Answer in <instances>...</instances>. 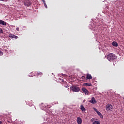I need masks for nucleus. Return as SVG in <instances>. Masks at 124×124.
Wrapping results in <instances>:
<instances>
[{
	"label": "nucleus",
	"mask_w": 124,
	"mask_h": 124,
	"mask_svg": "<svg viewBox=\"0 0 124 124\" xmlns=\"http://www.w3.org/2000/svg\"><path fill=\"white\" fill-rule=\"evenodd\" d=\"M86 78L88 80H91V79H93V77H92V75H91L90 74H87Z\"/></svg>",
	"instance_id": "obj_12"
},
{
	"label": "nucleus",
	"mask_w": 124,
	"mask_h": 124,
	"mask_svg": "<svg viewBox=\"0 0 124 124\" xmlns=\"http://www.w3.org/2000/svg\"><path fill=\"white\" fill-rule=\"evenodd\" d=\"M42 1H44V0H41Z\"/></svg>",
	"instance_id": "obj_25"
},
{
	"label": "nucleus",
	"mask_w": 124,
	"mask_h": 124,
	"mask_svg": "<svg viewBox=\"0 0 124 124\" xmlns=\"http://www.w3.org/2000/svg\"><path fill=\"white\" fill-rule=\"evenodd\" d=\"M82 91L85 94L88 95L89 94V91L87 90L85 88H82Z\"/></svg>",
	"instance_id": "obj_6"
},
{
	"label": "nucleus",
	"mask_w": 124,
	"mask_h": 124,
	"mask_svg": "<svg viewBox=\"0 0 124 124\" xmlns=\"http://www.w3.org/2000/svg\"><path fill=\"white\" fill-rule=\"evenodd\" d=\"M80 109H81L83 113H85V112H86V108H85V107H84V106H83L82 105L80 106Z\"/></svg>",
	"instance_id": "obj_10"
},
{
	"label": "nucleus",
	"mask_w": 124,
	"mask_h": 124,
	"mask_svg": "<svg viewBox=\"0 0 124 124\" xmlns=\"http://www.w3.org/2000/svg\"><path fill=\"white\" fill-rule=\"evenodd\" d=\"M107 58L109 62H114L117 60V56L114 53H109L107 55Z\"/></svg>",
	"instance_id": "obj_1"
},
{
	"label": "nucleus",
	"mask_w": 124,
	"mask_h": 124,
	"mask_svg": "<svg viewBox=\"0 0 124 124\" xmlns=\"http://www.w3.org/2000/svg\"><path fill=\"white\" fill-rule=\"evenodd\" d=\"M43 2L46 8H48V7H47V4H46V2L45 1V0L43 1Z\"/></svg>",
	"instance_id": "obj_15"
},
{
	"label": "nucleus",
	"mask_w": 124,
	"mask_h": 124,
	"mask_svg": "<svg viewBox=\"0 0 124 124\" xmlns=\"http://www.w3.org/2000/svg\"><path fill=\"white\" fill-rule=\"evenodd\" d=\"M25 5H26V6H27L28 7L31 6V1H30V0H27L25 2Z\"/></svg>",
	"instance_id": "obj_7"
},
{
	"label": "nucleus",
	"mask_w": 124,
	"mask_h": 124,
	"mask_svg": "<svg viewBox=\"0 0 124 124\" xmlns=\"http://www.w3.org/2000/svg\"><path fill=\"white\" fill-rule=\"evenodd\" d=\"M93 124H100V123L98 121H94Z\"/></svg>",
	"instance_id": "obj_16"
},
{
	"label": "nucleus",
	"mask_w": 124,
	"mask_h": 124,
	"mask_svg": "<svg viewBox=\"0 0 124 124\" xmlns=\"http://www.w3.org/2000/svg\"><path fill=\"white\" fill-rule=\"evenodd\" d=\"M1 0L2 1H8L9 0Z\"/></svg>",
	"instance_id": "obj_20"
},
{
	"label": "nucleus",
	"mask_w": 124,
	"mask_h": 124,
	"mask_svg": "<svg viewBox=\"0 0 124 124\" xmlns=\"http://www.w3.org/2000/svg\"><path fill=\"white\" fill-rule=\"evenodd\" d=\"M38 76H39V75H42V73L41 72H38L37 73Z\"/></svg>",
	"instance_id": "obj_17"
},
{
	"label": "nucleus",
	"mask_w": 124,
	"mask_h": 124,
	"mask_svg": "<svg viewBox=\"0 0 124 124\" xmlns=\"http://www.w3.org/2000/svg\"><path fill=\"white\" fill-rule=\"evenodd\" d=\"M0 124H2V122L0 121Z\"/></svg>",
	"instance_id": "obj_24"
},
{
	"label": "nucleus",
	"mask_w": 124,
	"mask_h": 124,
	"mask_svg": "<svg viewBox=\"0 0 124 124\" xmlns=\"http://www.w3.org/2000/svg\"><path fill=\"white\" fill-rule=\"evenodd\" d=\"M85 76L81 77L82 80H85Z\"/></svg>",
	"instance_id": "obj_19"
},
{
	"label": "nucleus",
	"mask_w": 124,
	"mask_h": 124,
	"mask_svg": "<svg viewBox=\"0 0 124 124\" xmlns=\"http://www.w3.org/2000/svg\"><path fill=\"white\" fill-rule=\"evenodd\" d=\"M106 109L107 111H113V106L111 104H108L106 106Z\"/></svg>",
	"instance_id": "obj_3"
},
{
	"label": "nucleus",
	"mask_w": 124,
	"mask_h": 124,
	"mask_svg": "<svg viewBox=\"0 0 124 124\" xmlns=\"http://www.w3.org/2000/svg\"><path fill=\"white\" fill-rule=\"evenodd\" d=\"M89 102L90 103H92V104H95L96 103V100H95V98L94 97H93L90 101H89Z\"/></svg>",
	"instance_id": "obj_5"
},
{
	"label": "nucleus",
	"mask_w": 124,
	"mask_h": 124,
	"mask_svg": "<svg viewBox=\"0 0 124 124\" xmlns=\"http://www.w3.org/2000/svg\"><path fill=\"white\" fill-rule=\"evenodd\" d=\"M113 46H114V47H118V43L116 42H113L112 43Z\"/></svg>",
	"instance_id": "obj_13"
},
{
	"label": "nucleus",
	"mask_w": 124,
	"mask_h": 124,
	"mask_svg": "<svg viewBox=\"0 0 124 124\" xmlns=\"http://www.w3.org/2000/svg\"><path fill=\"white\" fill-rule=\"evenodd\" d=\"M16 31H20L19 28H16Z\"/></svg>",
	"instance_id": "obj_21"
},
{
	"label": "nucleus",
	"mask_w": 124,
	"mask_h": 124,
	"mask_svg": "<svg viewBox=\"0 0 124 124\" xmlns=\"http://www.w3.org/2000/svg\"><path fill=\"white\" fill-rule=\"evenodd\" d=\"M0 55H2V52H1V51L0 50Z\"/></svg>",
	"instance_id": "obj_22"
},
{
	"label": "nucleus",
	"mask_w": 124,
	"mask_h": 124,
	"mask_svg": "<svg viewBox=\"0 0 124 124\" xmlns=\"http://www.w3.org/2000/svg\"><path fill=\"white\" fill-rule=\"evenodd\" d=\"M62 76H63V77H65V75H62Z\"/></svg>",
	"instance_id": "obj_23"
},
{
	"label": "nucleus",
	"mask_w": 124,
	"mask_h": 124,
	"mask_svg": "<svg viewBox=\"0 0 124 124\" xmlns=\"http://www.w3.org/2000/svg\"><path fill=\"white\" fill-rule=\"evenodd\" d=\"M84 86H88V87H92L93 85L92 83H84Z\"/></svg>",
	"instance_id": "obj_14"
},
{
	"label": "nucleus",
	"mask_w": 124,
	"mask_h": 124,
	"mask_svg": "<svg viewBox=\"0 0 124 124\" xmlns=\"http://www.w3.org/2000/svg\"><path fill=\"white\" fill-rule=\"evenodd\" d=\"M71 90L72 91H73V92H80V88L76 86H72L71 88Z\"/></svg>",
	"instance_id": "obj_2"
},
{
	"label": "nucleus",
	"mask_w": 124,
	"mask_h": 124,
	"mask_svg": "<svg viewBox=\"0 0 124 124\" xmlns=\"http://www.w3.org/2000/svg\"><path fill=\"white\" fill-rule=\"evenodd\" d=\"M77 123L78 124H82V119L81 117H77Z\"/></svg>",
	"instance_id": "obj_9"
},
{
	"label": "nucleus",
	"mask_w": 124,
	"mask_h": 124,
	"mask_svg": "<svg viewBox=\"0 0 124 124\" xmlns=\"http://www.w3.org/2000/svg\"><path fill=\"white\" fill-rule=\"evenodd\" d=\"M0 33H3V31H2V29L0 28Z\"/></svg>",
	"instance_id": "obj_18"
},
{
	"label": "nucleus",
	"mask_w": 124,
	"mask_h": 124,
	"mask_svg": "<svg viewBox=\"0 0 124 124\" xmlns=\"http://www.w3.org/2000/svg\"><path fill=\"white\" fill-rule=\"evenodd\" d=\"M93 110H95L96 113H97V114L98 115V116H99L101 118H102V117H103L102 114H101V113H100V112L98 111V110H97V109H96L95 108H93Z\"/></svg>",
	"instance_id": "obj_4"
},
{
	"label": "nucleus",
	"mask_w": 124,
	"mask_h": 124,
	"mask_svg": "<svg viewBox=\"0 0 124 124\" xmlns=\"http://www.w3.org/2000/svg\"><path fill=\"white\" fill-rule=\"evenodd\" d=\"M0 25H2L3 26H6V22L4 21L0 20Z\"/></svg>",
	"instance_id": "obj_11"
},
{
	"label": "nucleus",
	"mask_w": 124,
	"mask_h": 124,
	"mask_svg": "<svg viewBox=\"0 0 124 124\" xmlns=\"http://www.w3.org/2000/svg\"><path fill=\"white\" fill-rule=\"evenodd\" d=\"M9 37H10V38H15L16 39H17V38H18V37L17 36L13 34H9Z\"/></svg>",
	"instance_id": "obj_8"
}]
</instances>
